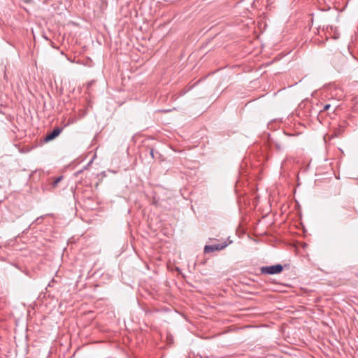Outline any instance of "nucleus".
<instances>
[{"label": "nucleus", "instance_id": "7ed1b4c3", "mask_svg": "<svg viewBox=\"0 0 358 358\" xmlns=\"http://www.w3.org/2000/svg\"><path fill=\"white\" fill-rule=\"evenodd\" d=\"M62 131V129L59 127L55 128L49 134H47V135L45 136L43 141L45 143L49 142L53 139H55L56 137H57L60 133Z\"/></svg>", "mask_w": 358, "mask_h": 358}, {"label": "nucleus", "instance_id": "f257e3e1", "mask_svg": "<svg viewBox=\"0 0 358 358\" xmlns=\"http://www.w3.org/2000/svg\"><path fill=\"white\" fill-rule=\"evenodd\" d=\"M262 274L274 275L280 273L283 270L281 264H275L269 266H262L260 268Z\"/></svg>", "mask_w": 358, "mask_h": 358}, {"label": "nucleus", "instance_id": "20e7f679", "mask_svg": "<svg viewBox=\"0 0 358 358\" xmlns=\"http://www.w3.org/2000/svg\"><path fill=\"white\" fill-rule=\"evenodd\" d=\"M62 176L57 177L52 182V187H56L58 183L62 180Z\"/></svg>", "mask_w": 358, "mask_h": 358}, {"label": "nucleus", "instance_id": "423d86ee", "mask_svg": "<svg viewBox=\"0 0 358 358\" xmlns=\"http://www.w3.org/2000/svg\"><path fill=\"white\" fill-rule=\"evenodd\" d=\"M150 154L152 155V154H153L152 150H150Z\"/></svg>", "mask_w": 358, "mask_h": 358}, {"label": "nucleus", "instance_id": "f03ea898", "mask_svg": "<svg viewBox=\"0 0 358 358\" xmlns=\"http://www.w3.org/2000/svg\"><path fill=\"white\" fill-rule=\"evenodd\" d=\"M227 245H228V243H227L226 242L220 243V244L205 245L204 252L205 253H211L215 251H219V250H223Z\"/></svg>", "mask_w": 358, "mask_h": 358}, {"label": "nucleus", "instance_id": "39448f33", "mask_svg": "<svg viewBox=\"0 0 358 358\" xmlns=\"http://www.w3.org/2000/svg\"><path fill=\"white\" fill-rule=\"evenodd\" d=\"M331 107V105L330 104H326L324 106V110H327L329 108Z\"/></svg>", "mask_w": 358, "mask_h": 358}]
</instances>
